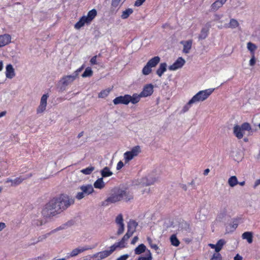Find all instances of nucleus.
I'll use <instances>...</instances> for the list:
<instances>
[{"label": "nucleus", "mask_w": 260, "mask_h": 260, "mask_svg": "<svg viewBox=\"0 0 260 260\" xmlns=\"http://www.w3.org/2000/svg\"><path fill=\"white\" fill-rule=\"evenodd\" d=\"M62 211L56 199H53L48 203L42 210V214L44 216H54Z\"/></svg>", "instance_id": "f257e3e1"}, {"label": "nucleus", "mask_w": 260, "mask_h": 260, "mask_svg": "<svg viewBox=\"0 0 260 260\" xmlns=\"http://www.w3.org/2000/svg\"><path fill=\"white\" fill-rule=\"evenodd\" d=\"M251 130V126L248 122H244L241 125L236 124L233 127V133L238 139L243 138L245 131L249 132Z\"/></svg>", "instance_id": "f03ea898"}, {"label": "nucleus", "mask_w": 260, "mask_h": 260, "mask_svg": "<svg viewBox=\"0 0 260 260\" xmlns=\"http://www.w3.org/2000/svg\"><path fill=\"white\" fill-rule=\"evenodd\" d=\"M214 88H209L200 90L191 99L194 104L202 102L207 100L213 93Z\"/></svg>", "instance_id": "7ed1b4c3"}, {"label": "nucleus", "mask_w": 260, "mask_h": 260, "mask_svg": "<svg viewBox=\"0 0 260 260\" xmlns=\"http://www.w3.org/2000/svg\"><path fill=\"white\" fill-rule=\"evenodd\" d=\"M225 244V241L223 239H220L216 244H209L208 246L212 249H214L215 253L213 254L210 260H222L221 254L219 252L221 250L223 245Z\"/></svg>", "instance_id": "20e7f679"}, {"label": "nucleus", "mask_w": 260, "mask_h": 260, "mask_svg": "<svg viewBox=\"0 0 260 260\" xmlns=\"http://www.w3.org/2000/svg\"><path fill=\"white\" fill-rule=\"evenodd\" d=\"M84 68V64H83L80 68L76 70L72 75L64 76L60 80L61 84L66 86L73 83L78 77L79 73Z\"/></svg>", "instance_id": "39448f33"}, {"label": "nucleus", "mask_w": 260, "mask_h": 260, "mask_svg": "<svg viewBox=\"0 0 260 260\" xmlns=\"http://www.w3.org/2000/svg\"><path fill=\"white\" fill-rule=\"evenodd\" d=\"M160 58L159 56H155L147 62L146 64L144 67L142 69V74L144 75H148L152 72V68L155 67L160 62Z\"/></svg>", "instance_id": "423d86ee"}, {"label": "nucleus", "mask_w": 260, "mask_h": 260, "mask_svg": "<svg viewBox=\"0 0 260 260\" xmlns=\"http://www.w3.org/2000/svg\"><path fill=\"white\" fill-rule=\"evenodd\" d=\"M81 191L77 193L76 198L78 200L83 199L85 196L91 194L94 191L93 187L91 184H86L80 186L79 188Z\"/></svg>", "instance_id": "0eeeda50"}, {"label": "nucleus", "mask_w": 260, "mask_h": 260, "mask_svg": "<svg viewBox=\"0 0 260 260\" xmlns=\"http://www.w3.org/2000/svg\"><path fill=\"white\" fill-rule=\"evenodd\" d=\"M117 248H118L117 245L114 244L110 247L109 250H106L102 251L97 252L92 256V258L95 259V260H102L103 259L109 255H110Z\"/></svg>", "instance_id": "6e6552de"}, {"label": "nucleus", "mask_w": 260, "mask_h": 260, "mask_svg": "<svg viewBox=\"0 0 260 260\" xmlns=\"http://www.w3.org/2000/svg\"><path fill=\"white\" fill-rule=\"evenodd\" d=\"M140 152L141 147L139 146H136L133 147L131 150L125 152L123 154V159L125 164L128 163L135 157L138 156Z\"/></svg>", "instance_id": "1a4fd4ad"}, {"label": "nucleus", "mask_w": 260, "mask_h": 260, "mask_svg": "<svg viewBox=\"0 0 260 260\" xmlns=\"http://www.w3.org/2000/svg\"><path fill=\"white\" fill-rule=\"evenodd\" d=\"M56 199L62 211L66 209L74 202V199L70 198L68 196L66 195H61L59 197L56 198Z\"/></svg>", "instance_id": "9d476101"}, {"label": "nucleus", "mask_w": 260, "mask_h": 260, "mask_svg": "<svg viewBox=\"0 0 260 260\" xmlns=\"http://www.w3.org/2000/svg\"><path fill=\"white\" fill-rule=\"evenodd\" d=\"M122 200V194L121 193V189L118 190L116 192L112 193L109 197H108L104 202L106 205H108L109 204L115 203Z\"/></svg>", "instance_id": "9b49d317"}, {"label": "nucleus", "mask_w": 260, "mask_h": 260, "mask_svg": "<svg viewBox=\"0 0 260 260\" xmlns=\"http://www.w3.org/2000/svg\"><path fill=\"white\" fill-rule=\"evenodd\" d=\"M48 97L49 95L48 94H44L42 96L40 105L37 109L38 114L43 113L46 110Z\"/></svg>", "instance_id": "f8f14e48"}, {"label": "nucleus", "mask_w": 260, "mask_h": 260, "mask_svg": "<svg viewBox=\"0 0 260 260\" xmlns=\"http://www.w3.org/2000/svg\"><path fill=\"white\" fill-rule=\"evenodd\" d=\"M154 86L152 84L145 85L140 94L142 98H146L151 95L153 92Z\"/></svg>", "instance_id": "ddd939ff"}, {"label": "nucleus", "mask_w": 260, "mask_h": 260, "mask_svg": "<svg viewBox=\"0 0 260 260\" xmlns=\"http://www.w3.org/2000/svg\"><path fill=\"white\" fill-rule=\"evenodd\" d=\"M134 232L131 231V230H128L123 237L122 238L121 240L118 242L115 243V244L117 245L118 248H123L125 247L126 242L127 240L133 235Z\"/></svg>", "instance_id": "4468645a"}, {"label": "nucleus", "mask_w": 260, "mask_h": 260, "mask_svg": "<svg viewBox=\"0 0 260 260\" xmlns=\"http://www.w3.org/2000/svg\"><path fill=\"white\" fill-rule=\"evenodd\" d=\"M185 63V60L181 57H179L175 62L169 67L170 71H176L182 68Z\"/></svg>", "instance_id": "2eb2a0df"}, {"label": "nucleus", "mask_w": 260, "mask_h": 260, "mask_svg": "<svg viewBox=\"0 0 260 260\" xmlns=\"http://www.w3.org/2000/svg\"><path fill=\"white\" fill-rule=\"evenodd\" d=\"M128 98V94H125L123 96L121 95L115 98L113 100V102L116 105L118 104L128 105L129 104Z\"/></svg>", "instance_id": "dca6fc26"}, {"label": "nucleus", "mask_w": 260, "mask_h": 260, "mask_svg": "<svg viewBox=\"0 0 260 260\" xmlns=\"http://www.w3.org/2000/svg\"><path fill=\"white\" fill-rule=\"evenodd\" d=\"M31 175H29L27 177L24 178L22 177H19L15 178L14 179H7L5 181V183H11V186H16L19 185L23 180L27 178L30 177Z\"/></svg>", "instance_id": "f3484780"}, {"label": "nucleus", "mask_w": 260, "mask_h": 260, "mask_svg": "<svg viewBox=\"0 0 260 260\" xmlns=\"http://www.w3.org/2000/svg\"><path fill=\"white\" fill-rule=\"evenodd\" d=\"M93 247H91L89 246H85L83 247H78L77 248L73 249L70 253V256L71 257H74L77 256L78 254L83 252L84 251L88 250H90L92 249Z\"/></svg>", "instance_id": "a211bd4d"}, {"label": "nucleus", "mask_w": 260, "mask_h": 260, "mask_svg": "<svg viewBox=\"0 0 260 260\" xmlns=\"http://www.w3.org/2000/svg\"><path fill=\"white\" fill-rule=\"evenodd\" d=\"M15 70L11 64H7L6 67L5 75L7 78L11 79L15 76Z\"/></svg>", "instance_id": "6ab92c4d"}, {"label": "nucleus", "mask_w": 260, "mask_h": 260, "mask_svg": "<svg viewBox=\"0 0 260 260\" xmlns=\"http://www.w3.org/2000/svg\"><path fill=\"white\" fill-rule=\"evenodd\" d=\"M11 37L8 34L0 36V48L6 46L11 42Z\"/></svg>", "instance_id": "aec40b11"}, {"label": "nucleus", "mask_w": 260, "mask_h": 260, "mask_svg": "<svg viewBox=\"0 0 260 260\" xmlns=\"http://www.w3.org/2000/svg\"><path fill=\"white\" fill-rule=\"evenodd\" d=\"M180 43L183 46V52L186 54L188 53L191 48L192 41L191 40L182 41Z\"/></svg>", "instance_id": "412c9836"}, {"label": "nucleus", "mask_w": 260, "mask_h": 260, "mask_svg": "<svg viewBox=\"0 0 260 260\" xmlns=\"http://www.w3.org/2000/svg\"><path fill=\"white\" fill-rule=\"evenodd\" d=\"M128 102L132 103L133 104H136L138 103L140 101L142 97L141 96L140 93H134L133 95H131L128 94Z\"/></svg>", "instance_id": "4be33fe9"}, {"label": "nucleus", "mask_w": 260, "mask_h": 260, "mask_svg": "<svg viewBox=\"0 0 260 260\" xmlns=\"http://www.w3.org/2000/svg\"><path fill=\"white\" fill-rule=\"evenodd\" d=\"M147 250H149L146 248V247L144 244H141L135 249L134 251L136 254L139 255L142 253H145V255H146Z\"/></svg>", "instance_id": "5701e85b"}, {"label": "nucleus", "mask_w": 260, "mask_h": 260, "mask_svg": "<svg viewBox=\"0 0 260 260\" xmlns=\"http://www.w3.org/2000/svg\"><path fill=\"white\" fill-rule=\"evenodd\" d=\"M89 23L87 20L85 16H82L80 20L75 24L74 27L76 29H79L83 27L85 24Z\"/></svg>", "instance_id": "b1692460"}, {"label": "nucleus", "mask_w": 260, "mask_h": 260, "mask_svg": "<svg viewBox=\"0 0 260 260\" xmlns=\"http://www.w3.org/2000/svg\"><path fill=\"white\" fill-rule=\"evenodd\" d=\"M167 64L166 62L161 63L158 68L156 70V74L159 77H161L163 74L167 71Z\"/></svg>", "instance_id": "393cba45"}, {"label": "nucleus", "mask_w": 260, "mask_h": 260, "mask_svg": "<svg viewBox=\"0 0 260 260\" xmlns=\"http://www.w3.org/2000/svg\"><path fill=\"white\" fill-rule=\"evenodd\" d=\"M121 193L122 194V199L126 201H128L133 198L132 193L126 190H121Z\"/></svg>", "instance_id": "a878e982"}, {"label": "nucleus", "mask_w": 260, "mask_h": 260, "mask_svg": "<svg viewBox=\"0 0 260 260\" xmlns=\"http://www.w3.org/2000/svg\"><path fill=\"white\" fill-rule=\"evenodd\" d=\"M243 239L246 240L249 244H251L253 241V233L252 232H245L242 235Z\"/></svg>", "instance_id": "bb28decb"}, {"label": "nucleus", "mask_w": 260, "mask_h": 260, "mask_svg": "<svg viewBox=\"0 0 260 260\" xmlns=\"http://www.w3.org/2000/svg\"><path fill=\"white\" fill-rule=\"evenodd\" d=\"M93 186L96 189H102L105 186V183L103 181V177L98 178L94 183Z\"/></svg>", "instance_id": "cd10ccee"}, {"label": "nucleus", "mask_w": 260, "mask_h": 260, "mask_svg": "<svg viewBox=\"0 0 260 260\" xmlns=\"http://www.w3.org/2000/svg\"><path fill=\"white\" fill-rule=\"evenodd\" d=\"M97 15V12L95 9H92L89 11L87 15L85 16V18H86L87 20L90 23L91 21Z\"/></svg>", "instance_id": "c85d7f7f"}, {"label": "nucleus", "mask_w": 260, "mask_h": 260, "mask_svg": "<svg viewBox=\"0 0 260 260\" xmlns=\"http://www.w3.org/2000/svg\"><path fill=\"white\" fill-rule=\"evenodd\" d=\"M101 174L102 177L103 178L112 176L113 175V172L111 171L108 167H105L101 171Z\"/></svg>", "instance_id": "c756f323"}, {"label": "nucleus", "mask_w": 260, "mask_h": 260, "mask_svg": "<svg viewBox=\"0 0 260 260\" xmlns=\"http://www.w3.org/2000/svg\"><path fill=\"white\" fill-rule=\"evenodd\" d=\"M228 183L230 187H234L238 184L239 182L236 176H232L229 178Z\"/></svg>", "instance_id": "7c9ffc66"}, {"label": "nucleus", "mask_w": 260, "mask_h": 260, "mask_svg": "<svg viewBox=\"0 0 260 260\" xmlns=\"http://www.w3.org/2000/svg\"><path fill=\"white\" fill-rule=\"evenodd\" d=\"M209 34V28L208 27H203L202 28L201 33L199 36V39L200 40H204L206 39Z\"/></svg>", "instance_id": "2f4dec72"}, {"label": "nucleus", "mask_w": 260, "mask_h": 260, "mask_svg": "<svg viewBox=\"0 0 260 260\" xmlns=\"http://www.w3.org/2000/svg\"><path fill=\"white\" fill-rule=\"evenodd\" d=\"M170 242L171 244L175 247H177L180 244V241L177 238V236L175 234L172 235L170 238Z\"/></svg>", "instance_id": "473e14b6"}, {"label": "nucleus", "mask_w": 260, "mask_h": 260, "mask_svg": "<svg viewBox=\"0 0 260 260\" xmlns=\"http://www.w3.org/2000/svg\"><path fill=\"white\" fill-rule=\"evenodd\" d=\"M133 13V10L131 8H128L122 12L121 18L123 19H125L127 18Z\"/></svg>", "instance_id": "72a5a7b5"}, {"label": "nucleus", "mask_w": 260, "mask_h": 260, "mask_svg": "<svg viewBox=\"0 0 260 260\" xmlns=\"http://www.w3.org/2000/svg\"><path fill=\"white\" fill-rule=\"evenodd\" d=\"M138 223L134 220H130L127 224V230L135 232Z\"/></svg>", "instance_id": "f704fd0d"}, {"label": "nucleus", "mask_w": 260, "mask_h": 260, "mask_svg": "<svg viewBox=\"0 0 260 260\" xmlns=\"http://www.w3.org/2000/svg\"><path fill=\"white\" fill-rule=\"evenodd\" d=\"M247 48L250 52L251 55H254V52L257 49V46L251 42H248L247 44Z\"/></svg>", "instance_id": "c9c22d12"}, {"label": "nucleus", "mask_w": 260, "mask_h": 260, "mask_svg": "<svg viewBox=\"0 0 260 260\" xmlns=\"http://www.w3.org/2000/svg\"><path fill=\"white\" fill-rule=\"evenodd\" d=\"M111 89L110 88H107L104 90H102L98 95V97L99 98H106L109 94L110 93Z\"/></svg>", "instance_id": "e433bc0d"}, {"label": "nucleus", "mask_w": 260, "mask_h": 260, "mask_svg": "<svg viewBox=\"0 0 260 260\" xmlns=\"http://www.w3.org/2000/svg\"><path fill=\"white\" fill-rule=\"evenodd\" d=\"M152 256L150 250H147L146 255H142L140 256L138 260H152Z\"/></svg>", "instance_id": "4c0bfd02"}, {"label": "nucleus", "mask_w": 260, "mask_h": 260, "mask_svg": "<svg viewBox=\"0 0 260 260\" xmlns=\"http://www.w3.org/2000/svg\"><path fill=\"white\" fill-rule=\"evenodd\" d=\"M223 5L221 4L217 0L213 3L211 6V9L212 11H216Z\"/></svg>", "instance_id": "58836bf2"}, {"label": "nucleus", "mask_w": 260, "mask_h": 260, "mask_svg": "<svg viewBox=\"0 0 260 260\" xmlns=\"http://www.w3.org/2000/svg\"><path fill=\"white\" fill-rule=\"evenodd\" d=\"M93 72L91 69L90 67H87V68H86L85 71L82 74V77L83 78L88 77L91 76Z\"/></svg>", "instance_id": "ea45409f"}, {"label": "nucleus", "mask_w": 260, "mask_h": 260, "mask_svg": "<svg viewBox=\"0 0 260 260\" xmlns=\"http://www.w3.org/2000/svg\"><path fill=\"white\" fill-rule=\"evenodd\" d=\"M193 104H194V103H193V102L192 101L191 99H190L188 102V103L185 105L183 106V107L182 108V111L183 112V113H185L186 112H187V111L189 110V109L190 108V107H191V106L193 105Z\"/></svg>", "instance_id": "a19ab883"}, {"label": "nucleus", "mask_w": 260, "mask_h": 260, "mask_svg": "<svg viewBox=\"0 0 260 260\" xmlns=\"http://www.w3.org/2000/svg\"><path fill=\"white\" fill-rule=\"evenodd\" d=\"M239 26V23L237 20L231 19L228 27L232 28H235Z\"/></svg>", "instance_id": "79ce46f5"}, {"label": "nucleus", "mask_w": 260, "mask_h": 260, "mask_svg": "<svg viewBox=\"0 0 260 260\" xmlns=\"http://www.w3.org/2000/svg\"><path fill=\"white\" fill-rule=\"evenodd\" d=\"M94 170V167L89 166L85 169L81 170V172L85 175L90 174Z\"/></svg>", "instance_id": "37998d69"}, {"label": "nucleus", "mask_w": 260, "mask_h": 260, "mask_svg": "<svg viewBox=\"0 0 260 260\" xmlns=\"http://www.w3.org/2000/svg\"><path fill=\"white\" fill-rule=\"evenodd\" d=\"M115 222L118 225L124 224L122 214H120L116 217Z\"/></svg>", "instance_id": "c03bdc74"}, {"label": "nucleus", "mask_w": 260, "mask_h": 260, "mask_svg": "<svg viewBox=\"0 0 260 260\" xmlns=\"http://www.w3.org/2000/svg\"><path fill=\"white\" fill-rule=\"evenodd\" d=\"M147 241H148L150 247L152 248H153L155 250H157L158 249V247L157 246V245L152 243V240L150 237H147Z\"/></svg>", "instance_id": "a18cd8bd"}, {"label": "nucleus", "mask_w": 260, "mask_h": 260, "mask_svg": "<svg viewBox=\"0 0 260 260\" xmlns=\"http://www.w3.org/2000/svg\"><path fill=\"white\" fill-rule=\"evenodd\" d=\"M121 0H112V7L116 8L118 7L120 4Z\"/></svg>", "instance_id": "49530a36"}, {"label": "nucleus", "mask_w": 260, "mask_h": 260, "mask_svg": "<svg viewBox=\"0 0 260 260\" xmlns=\"http://www.w3.org/2000/svg\"><path fill=\"white\" fill-rule=\"evenodd\" d=\"M124 224L119 225V228L117 231V234L118 235L122 234L123 233V232H124Z\"/></svg>", "instance_id": "de8ad7c7"}, {"label": "nucleus", "mask_w": 260, "mask_h": 260, "mask_svg": "<svg viewBox=\"0 0 260 260\" xmlns=\"http://www.w3.org/2000/svg\"><path fill=\"white\" fill-rule=\"evenodd\" d=\"M50 233H47L46 234H45V235L40 236L38 238V242L43 241V240L46 239L50 235Z\"/></svg>", "instance_id": "09e8293b"}, {"label": "nucleus", "mask_w": 260, "mask_h": 260, "mask_svg": "<svg viewBox=\"0 0 260 260\" xmlns=\"http://www.w3.org/2000/svg\"><path fill=\"white\" fill-rule=\"evenodd\" d=\"M252 57L250 60H249V65L250 66H253L256 62L254 55H251Z\"/></svg>", "instance_id": "8fccbe9b"}, {"label": "nucleus", "mask_w": 260, "mask_h": 260, "mask_svg": "<svg viewBox=\"0 0 260 260\" xmlns=\"http://www.w3.org/2000/svg\"><path fill=\"white\" fill-rule=\"evenodd\" d=\"M129 255L128 254H125L120 256L117 259V260H126L129 257Z\"/></svg>", "instance_id": "3c124183"}, {"label": "nucleus", "mask_w": 260, "mask_h": 260, "mask_svg": "<svg viewBox=\"0 0 260 260\" xmlns=\"http://www.w3.org/2000/svg\"><path fill=\"white\" fill-rule=\"evenodd\" d=\"M145 1V0H136L135 3L136 6H140Z\"/></svg>", "instance_id": "603ef678"}, {"label": "nucleus", "mask_w": 260, "mask_h": 260, "mask_svg": "<svg viewBox=\"0 0 260 260\" xmlns=\"http://www.w3.org/2000/svg\"><path fill=\"white\" fill-rule=\"evenodd\" d=\"M90 62L91 64H96L97 63L96 56H94L92 57L91 58Z\"/></svg>", "instance_id": "864d4df0"}, {"label": "nucleus", "mask_w": 260, "mask_h": 260, "mask_svg": "<svg viewBox=\"0 0 260 260\" xmlns=\"http://www.w3.org/2000/svg\"><path fill=\"white\" fill-rule=\"evenodd\" d=\"M123 167V163L121 161H120L118 162L116 167V169L117 170L121 169Z\"/></svg>", "instance_id": "5fc2aeb1"}, {"label": "nucleus", "mask_w": 260, "mask_h": 260, "mask_svg": "<svg viewBox=\"0 0 260 260\" xmlns=\"http://www.w3.org/2000/svg\"><path fill=\"white\" fill-rule=\"evenodd\" d=\"M156 181V179L155 178L152 179V180H148L147 181V182H146V184L147 185H151V184H153V183H154Z\"/></svg>", "instance_id": "6e6d98bb"}, {"label": "nucleus", "mask_w": 260, "mask_h": 260, "mask_svg": "<svg viewBox=\"0 0 260 260\" xmlns=\"http://www.w3.org/2000/svg\"><path fill=\"white\" fill-rule=\"evenodd\" d=\"M138 237L137 236H135V237H134V238L132 240L131 244L134 245L138 241Z\"/></svg>", "instance_id": "4d7b16f0"}, {"label": "nucleus", "mask_w": 260, "mask_h": 260, "mask_svg": "<svg viewBox=\"0 0 260 260\" xmlns=\"http://www.w3.org/2000/svg\"><path fill=\"white\" fill-rule=\"evenodd\" d=\"M215 20L216 21H218L223 16L222 15H218V14H216L215 15Z\"/></svg>", "instance_id": "13d9d810"}, {"label": "nucleus", "mask_w": 260, "mask_h": 260, "mask_svg": "<svg viewBox=\"0 0 260 260\" xmlns=\"http://www.w3.org/2000/svg\"><path fill=\"white\" fill-rule=\"evenodd\" d=\"M6 228V224L4 222H0V232Z\"/></svg>", "instance_id": "bf43d9fd"}, {"label": "nucleus", "mask_w": 260, "mask_h": 260, "mask_svg": "<svg viewBox=\"0 0 260 260\" xmlns=\"http://www.w3.org/2000/svg\"><path fill=\"white\" fill-rule=\"evenodd\" d=\"M242 257L239 254H237L234 257V260H242Z\"/></svg>", "instance_id": "052dcab7"}, {"label": "nucleus", "mask_w": 260, "mask_h": 260, "mask_svg": "<svg viewBox=\"0 0 260 260\" xmlns=\"http://www.w3.org/2000/svg\"><path fill=\"white\" fill-rule=\"evenodd\" d=\"M4 69V62L3 60H0V72H1Z\"/></svg>", "instance_id": "680f3d73"}, {"label": "nucleus", "mask_w": 260, "mask_h": 260, "mask_svg": "<svg viewBox=\"0 0 260 260\" xmlns=\"http://www.w3.org/2000/svg\"><path fill=\"white\" fill-rule=\"evenodd\" d=\"M210 172V170L209 169H206L204 171V175H207Z\"/></svg>", "instance_id": "e2e57ef3"}, {"label": "nucleus", "mask_w": 260, "mask_h": 260, "mask_svg": "<svg viewBox=\"0 0 260 260\" xmlns=\"http://www.w3.org/2000/svg\"><path fill=\"white\" fill-rule=\"evenodd\" d=\"M6 113H7L6 111H3V112H0V118L5 116L6 114Z\"/></svg>", "instance_id": "0e129e2a"}, {"label": "nucleus", "mask_w": 260, "mask_h": 260, "mask_svg": "<svg viewBox=\"0 0 260 260\" xmlns=\"http://www.w3.org/2000/svg\"><path fill=\"white\" fill-rule=\"evenodd\" d=\"M222 5L226 2L227 0H217Z\"/></svg>", "instance_id": "69168bd1"}, {"label": "nucleus", "mask_w": 260, "mask_h": 260, "mask_svg": "<svg viewBox=\"0 0 260 260\" xmlns=\"http://www.w3.org/2000/svg\"><path fill=\"white\" fill-rule=\"evenodd\" d=\"M245 181L240 182H239L238 184H239L241 186H244L245 185Z\"/></svg>", "instance_id": "338daca9"}, {"label": "nucleus", "mask_w": 260, "mask_h": 260, "mask_svg": "<svg viewBox=\"0 0 260 260\" xmlns=\"http://www.w3.org/2000/svg\"><path fill=\"white\" fill-rule=\"evenodd\" d=\"M260 184V179L257 180L255 182V185H258Z\"/></svg>", "instance_id": "774afa93"}]
</instances>
